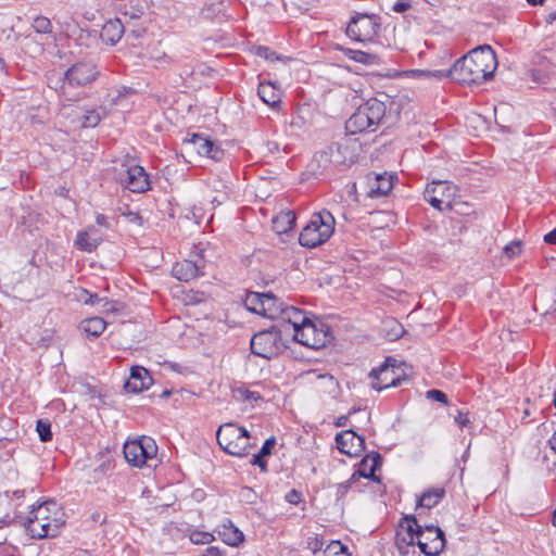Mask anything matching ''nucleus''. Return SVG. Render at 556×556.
<instances>
[{
    "mask_svg": "<svg viewBox=\"0 0 556 556\" xmlns=\"http://www.w3.org/2000/svg\"><path fill=\"white\" fill-rule=\"evenodd\" d=\"M400 112V102L387 93H378L356 109L345 122V129L352 135L376 131L379 126L396 123Z\"/></svg>",
    "mask_w": 556,
    "mask_h": 556,
    "instance_id": "obj_1",
    "label": "nucleus"
},
{
    "mask_svg": "<svg viewBox=\"0 0 556 556\" xmlns=\"http://www.w3.org/2000/svg\"><path fill=\"white\" fill-rule=\"evenodd\" d=\"M496 66L495 52L490 46L484 45L459 58L448 71L447 76L459 84H481L493 77Z\"/></svg>",
    "mask_w": 556,
    "mask_h": 556,
    "instance_id": "obj_2",
    "label": "nucleus"
},
{
    "mask_svg": "<svg viewBox=\"0 0 556 556\" xmlns=\"http://www.w3.org/2000/svg\"><path fill=\"white\" fill-rule=\"evenodd\" d=\"M65 523V514L61 506L49 500L29 511L26 529L34 539L54 538Z\"/></svg>",
    "mask_w": 556,
    "mask_h": 556,
    "instance_id": "obj_3",
    "label": "nucleus"
},
{
    "mask_svg": "<svg viewBox=\"0 0 556 556\" xmlns=\"http://www.w3.org/2000/svg\"><path fill=\"white\" fill-rule=\"evenodd\" d=\"M100 72L91 61H80L68 67L53 86V79H49V86L58 91L64 101H77L80 92L74 93L73 89H79L91 85L98 78Z\"/></svg>",
    "mask_w": 556,
    "mask_h": 556,
    "instance_id": "obj_4",
    "label": "nucleus"
},
{
    "mask_svg": "<svg viewBox=\"0 0 556 556\" xmlns=\"http://www.w3.org/2000/svg\"><path fill=\"white\" fill-rule=\"evenodd\" d=\"M361 152L362 143L358 139L343 137L316 153L315 159L324 169L329 167L343 169L354 164Z\"/></svg>",
    "mask_w": 556,
    "mask_h": 556,
    "instance_id": "obj_5",
    "label": "nucleus"
},
{
    "mask_svg": "<svg viewBox=\"0 0 556 556\" xmlns=\"http://www.w3.org/2000/svg\"><path fill=\"white\" fill-rule=\"evenodd\" d=\"M334 231V218L328 211L314 213L299 236L302 247L313 249L325 243Z\"/></svg>",
    "mask_w": 556,
    "mask_h": 556,
    "instance_id": "obj_6",
    "label": "nucleus"
},
{
    "mask_svg": "<svg viewBox=\"0 0 556 556\" xmlns=\"http://www.w3.org/2000/svg\"><path fill=\"white\" fill-rule=\"evenodd\" d=\"M216 438L223 451L232 456L244 457L252 447L249 431L235 422H227L219 426Z\"/></svg>",
    "mask_w": 556,
    "mask_h": 556,
    "instance_id": "obj_7",
    "label": "nucleus"
},
{
    "mask_svg": "<svg viewBox=\"0 0 556 556\" xmlns=\"http://www.w3.org/2000/svg\"><path fill=\"white\" fill-rule=\"evenodd\" d=\"M292 339L306 348L319 350L331 343L334 337L329 325L309 319L298 332L292 333Z\"/></svg>",
    "mask_w": 556,
    "mask_h": 556,
    "instance_id": "obj_8",
    "label": "nucleus"
},
{
    "mask_svg": "<svg viewBox=\"0 0 556 556\" xmlns=\"http://www.w3.org/2000/svg\"><path fill=\"white\" fill-rule=\"evenodd\" d=\"M380 17L376 14L356 13L351 17L346 35L356 41H371L380 31Z\"/></svg>",
    "mask_w": 556,
    "mask_h": 556,
    "instance_id": "obj_9",
    "label": "nucleus"
},
{
    "mask_svg": "<svg viewBox=\"0 0 556 556\" xmlns=\"http://www.w3.org/2000/svg\"><path fill=\"white\" fill-rule=\"evenodd\" d=\"M531 77L533 81L544 84L556 76V42L547 43L532 56Z\"/></svg>",
    "mask_w": 556,
    "mask_h": 556,
    "instance_id": "obj_10",
    "label": "nucleus"
},
{
    "mask_svg": "<svg viewBox=\"0 0 556 556\" xmlns=\"http://www.w3.org/2000/svg\"><path fill=\"white\" fill-rule=\"evenodd\" d=\"M157 453V446L150 437H142L138 440L127 441L124 444V456L127 463L135 467H141L148 459L153 458Z\"/></svg>",
    "mask_w": 556,
    "mask_h": 556,
    "instance_id": "obj_11",
    "label": "nucleus"
},
{
    "mask_svg": "<svg viewBox=\"0 0 556 556\" xmlns=\"http://www.w3.org/2000/svg\"><path fill=\"white\" fill-rule=\"evenodd\" d=\"M457 187L447 181H432L424 191V199L439 211L452 210V200Z\"/></svg>",
    "mask_w": 556,
    "mask_h": 556,
    "instance_id": "obj_12",
    "label": "nucleus"
},
{
    "mask_svg": "<svg viewBox=\"0 0 556 556\" xmlns=\"http://www.w3.org/2000/svg\"><path fill=\"white\" fill-rule=\"evenodd\" d=\"M395 362L394 358L387 357L381 365L371 369L369 378L371 379L370 386L372 389L381 391L401 384L405 377L397 374L400 367L395 366Z\"/></svg>",
    "mask_w": 556,
    "mask_h": 556,
    "instance_id": "obj_13",
    "label": "nucleus"
},
{
    "mask_svg": "<svg viewBox=\"0 0 556 556\" xmlns=\"http://www.w3.org/2000/svg\"><path fill=\"white\" fill-rule=\"evenodd\" d=\"M417 545L426 556H438L445 547L444 532L437 526L417 527Z\"/></svg>",
    "mask_w": 556,
    "mask_h": 556,
    "instance_id": "obj_14",
    "label": "nucleus"
},
{
    "mask_svg": "<svg viewBox=\"0 0 556 556\" xmlns=\"http://www.w3.org/2000/svg\"><path fill=\"white\" fill-rule=\"evenodd\" d=\"M278 339H282V329L274 325L270 329L255 333L252 337L250 344L251 351L254 355L270 358Z\"/></svg>",
    "mask_w": 556,
    "mask_h": 556,
    "instance_id": "obj_15",
    "label": "nucleus"
},
{
    "mask_svg": "<svg viewBox=\"0 0 556 556\" xmlns=\"http://www.w3.org/2000/svg\"><path fill=\"white\" fill-rule=\"evenodd\" d=\"M415 516L404 517L395 535V545L401 554H407L408 548L417 544L418 528Z\"/></svg>",
    "mask_w": 556,
    "mask_h": 556,
    "instance_id": "obj_16",
    "label": "nucleus"
},
{
    "mask_svg": "<svg viewBox=\"0 0 556 556\" xmlns=\"http://www.w3.org/2000/svg\"><path fill=\"white\" fill-rule=\"evenodd\" d=\"M338 450L351 457L358 456L365 450V439L353 430H345L336 435Z\"/></svg>",
    "mask_w": 556,
    "mask_h": 556,
    "instance_id": "obj_17",
    "label": "nucleus"
},
{
    "mask_svg": "<svg viewBox=\"0 0 556 556\" xmlns=\"http://www.w3.org/2000/svg\"><path fill=\"white\" fill-rule=\"evenodd\" d=\"M204 260L199 255L197 260H182L174 264L172 275L180 281L188 282L204 274Z\"/></svg>",
    "mask_w": 556,
    "mask_h": 556,
    "instance_id": "obj_18",
    "label": "nucleus"
},
{
    "mask_svg": "<svg viewBox=\"0 0 556 556\" xmlns=\"http://www.w3.org/2000/svg\"><path fill=\"white\" fill-rule=\"evenodd\" d=\"M185 142L192 146L199 155L207 156L219 161L224 155V151L202 134H191L186 138Z\"/></svg>",
    "mask_w": 556,
    "mask_h": 556,
    "instance_id": "obj_19",
    "label": "nucleus"
},
{
    "mask_svg": "<svg viewBox=\"0 0 556 556\" xmlns=\"http://www.w3.org/2000/svg\"><path fill=\"white\" fill-rule=\"evenodd\" d=\"M121 181L131 192L143 193L150 189V180L142 166L135 165L125 170V178Z\"/></svg>",
    "mask_w": 556,
    "mask_h": 556,
    "instance_id": "obj_20",
    "label": "nucleus"
},
{
    "mask_svg": "<svg viewBox=\"0 0 556 556\" xmlns=\"http://www.w3.org/2000/svg\"><path fill=\"white\" fill-rule=\"evenodd\" d=\"M309 319L311 318L304 311L289 304L288 307L285 308L279 324H276V326L282 329V334H287L290 330L292 333H295L298 329L302 328Z\"/></svg>",
    "mask_w": 556,
    "mask_h": 556,
    "instance_id": "obj_21",
    "label": "nucleus"
},
{
    "mask_svg": "<svg viewBox=\"0 0 556 556\" xmlns=\"http://www.w3.org/2000/svg\"><path fill=\"white\" fill-rule=\"evenodd\" d=\"M382 458L378 452H370L361 462L358 469L352 473L351 480L357 481L359 478H366L375 482H380V478L375 471L381 466Z\"/></svg>",
    "mask_w": 556,
    "mask_h": 556,
    "instance_id": "obj_22",
    "label": "nucleus"
},
{
    "mask_svg": "<svg viewBox=\"0 0 556 556\" xmlns=\"http://www.w3.org/2000/svg\"><path fill=\"white\" fill-rule=\"evenodd\" d=\"M152 383V377L144 367L134 366L130 369L129 379L125 383V389L129 392L138 393L149 389Z\"/></svg>",
    "mask_w": 556,
    "mask_h": 556,
    "instance_id": "obj_23",
    "label": "nucleus"
},
{
    "mask_svg": "<svg viewBox=\"0 0 556 556\" xmlns=\"http://www.w3.org/2000/svg\"><path fill=\"white\" fill-rule=\"evenodd\" d=\"M393 175L372 173L368 175L369 194L371 197L387 195L393 188Z\"/></svg>",
    "mask_w": 556,
    "mask_h": 556,
    "instance_id": "obj_24",
    "label": "nucleus"
},
{
    "mask_svg": "<svg viewBox=\"0 0 556 556\" xmlns=\"http://www.w3.org/2000/svg\"><path fill=\"white\" fill-rule=\"evenodd\" d=\"M126 31V26L121 18L109 20L101 29L100 37L103 42L114 46Z\"/></svg>",
    "mask_w": 556,
    "mask_h": 556,
    "instance_id": "obj_25",
    "label": "nucleus"
},
{
    "mask_svg": "<svg viewBox=\"0 0 556 556\" xmlns=\"http://www.w3.org/2000/svg\"><path fill=\"white\" fill-rule=\"evenodd\" d=\"M264 302L265 312L263 313V316L277 320V324H279L282 313H285V308H287L289 304L277 298L271 292L266 293Z\"/></svg>",
    "mask_w": 556,
    "mask_h": 556,
    "instance_id": "obj_26",
    "label": "nucleus"
},
{
    "mask_svg": "<svg viewBox=\"0 0 556 556\" xmlns=\"http://www.w3.org/2000/svg\"><path fill=\"white\" fill-rule=\"evenodd\" d=\"M218 535L229 546H238L243 542V533L228 520L218 527Z\"/></svg>",
    "mask_w": 556,
    "mask_h": 556,
    "instance_id": "obj_27",
    "label": "nucleus"
},
{
    "mask_svg": "<svg viewBox=\"0 0 556 556\" xmlns=\"http://www.w3.org/2000/svg\"><path fill=\"white\" fill-rule=\"evenodd\" d=\"M257 94L260 99L270 108H276L281 101L280 90L269 81L260 83Z\"/></svg>",
    "mask_w": 556,
    "mask_h": 556,
    "instance_id": "obj_28",
    "label": "nucleus"
},
{
    "mask_svg": "<svg viewBox=\"0 0 556 556\" xmlns=\"http://www.w3.org/2000/svg\"><path fill=\"white\" fill-rule=\"evenodd\" d=\"M445 495V489L441 486L426 490L417 501V507L430 509L438 505Z\"/></svg>",
    "mask_w": 556,
    "mask_h": 556,
    "instance_id": "obj_29",
    "label": "nucleus"
},
{
    "mask_svg": "<svg viewBox=\"0 0 556 556\" xmlns=\"http://www.w3.org/2000/svg\"><path fill=\"white\" fill-rule=\"evenodd\" d=\"M534 309L541 311L544 315L556 311V288L551 292L543 291L538 294L534 300Z\"/></svg>",
    "mask_w": 556,
    "mask_h": 556,
    "instance_id": "obj_30",
    "label": "nucleus"
},
{
    "mask_svg": "<svg viewBox=\"0 0 556 556\" xmlns=\"http://www.w3.org/2000/svg\"><path fill=\"white\" fill-rule=\"evenodd\" d=\"M106 328V323L101 317H91L84 319L80 325L79 329L91 337H99L102 334V332Z\"/></svg>",
    "mask_w": 556,
    "mask_h": 556,
    "instance_id": "obj_31",
    "label": "nucleus"
},
{
    "mask_svg": "<svg viewBox=\"0 0 556 556\" xmlns=\"http://www.w3.org/2000/svg\"><path fill=\"white\" fill-rule=\"evenodd\" d=\"M295 225V214L292 211L281 212L273 219V226L276 232L286 233Z\"/></svg>",
    "mask_w": 556,
    "mask_h": 556,
    "instance_id": "obj_32",
    "label": "nucleus"
},
{
    "mask_svg": "<svg viewBox=\"0 0 556 556\" xmlns=\"http://www.w3.org/2000/svg\"><path fill=\"white\" fill-rule=\"evenodd\" d=\"M119 13L129 20H139L144 14V5L141 0H129L121 5Z\"/></svg>",
    "mask_w": 556,
    "mask_h": 556,
    "instance_id": "obj_33",
    "label": "nucleus"
},
{
    "mask_svg": "<svg viewBox=\"0 0 556 556\" xmlns=\"http://www.w3.org/2000/svg\"><path fill=\"white\" fill-rule=\"evenodd\" d=\"M265 298H266V293L249 292L244 299V306L250 312H253L258 315H263V313L265 312V308H264Z\"/></svg>",
    "mask_w": 556,
    "mask_h": 556,
    "instance_id": "obj_34",
    "label": "nucleus"
},
{
    "mask_svg": "<svg viewBox=\"0 0 556 556\" xmlns=\"http://www.w3.org/2000/svg\"><path fill=\"white\" fill-rule=\"evenodd\" d=\"M98 240L91 239L87 231H79L77 233L75 240V245L77 249L85 252H92L98 247Z\"/></svg>",
    "mask_w": 556,
    "mask_h": 556,
    "instance_id": "obj_35",
    "label": "nucleus"
},
{
    "mask_svg": "<svg viewBox=\"0 0 556 556\" xmlns=\"http://www.w3.org/2000/svg\"><path fill=\"white\" fill-rule=\"evenodd\" d=\"M346 55L351 60L358 62V63H363V64H374V63H376V60H377V56L375 54L364 52L361 50L348 49Z\"/></svg>",
    "mask_w": 556,
    "mask_h": 556,
    "instance_id": "obj_36",
    "label": "nucleus"
},
{
    "mask_svg": "<svg viewBox=\"0 0 556 556\" xmlns=\"http://www.w3.org/2000/svg\"><path fill=\"white\" fill-rule=\"evenodd\" d=\"M102 118V114L99 110L92 109L87 110L81 117L83 127H96Z\"/></svg>",
    "mask_w": 556,
    "mask_h": 556,
    "instance_id": "obj_37",
    "label": "nucleus"
},
{
    "mask_svg": "<svg viewBox=\"0 0 556 556\" xmlns=\"http://www.w3.org/2000/svg\"><path fill=\"white\" fill-rule=\"evenodd\" d=\"M324 556H349V554L345 545L340 541H332L324 549Z\"/></svg>",
    "mask_w": 556,
    "mask_h": 556,
    "instance_id": "obj_38",
    "label": "nucleus"
},
{
    "mask_svg": "<svg viewBox=\"0 0 556 556\" xmlns=\"http://www.w3.org/2000/svg\"><path fill=\"white\" fill-rule=\"evenodd\" d=\"M233 392L238 399H240L244 402L252 403V402L263 401V397L258 392L251 391L244 387H239Z\"/></svg>",
    "mask_w": 556,
    "mask_h": 556,
    "instance_id": "obj_39",
    "label": "nucleus"
},
{
    "mask_svg": "<svg viewBox=\"0 0 556 556\" xmlns=\"http://www.w3.org/2000/svg\"><path fill=\"white\" fill-rule=\"evenodd\" d=\"M36 430L41 442H49L52 439L51 422L46 419L37 421Z\"/></svg>",
    "mask_w": 556,
    "mask_h": 556,
    "instance_id": "obj_40",
    "label": "nucleus"
},
{
    "mask_svg": "<svg viewBox=\"0 0 556 556\" xmlns=\"http://www.w3.org/2000/svg\"><path fill=\"white\" fill-rule=\"evenodd\" d=\"M31 26L38 34H50L52 31L51 21L46 16L35 17Z\"/></svg>",
    "mask_w": 556,
    "mask_h": 556,
    "instance_id": "obj_41",
    "label": "nucleus"
},
{
    "mask_svg": "<svg viewBox=\"0 0 556 556\" xmlns=\"http://www.w3.org/2000/svg\"><path fill=\"white\" fill-rule=\"evenodd\" d=\"M214 540V535L208 532L194 531L190 534V541L193 544H208Z\"/></svg>",
    "mask_w": 556,
    "mask_h": 556,
    "instance_id": "obj_42",
    "label": "nucleus"
},
{
    "mask_svg": "<svg viewBox=\"0 0 556 556\" xmlns=\"http://www.w3.org/2000/svg\"><path fill=\"white\" fill-rule=\"evenodd\" d=\"M256 54L267 61H270V62L280 60V56L277 55V53L275 51H273L270 48L265 47V46H258L256 48Z\"/></svg>",
    "mask_w": 556,
    "mask_h": 556,
    "instance_id": "obj_43",
    "label": "nucleus"
},
{
    "mask_svg": "<svg viewBox=\"0 0 556 556\" xmlns=\"http://www.w3.org/2000/svg\"><path fill=\"white\" fill-rule=\"evenodd\" d=\"M504 252L508 257H514L521 252V244L519 241H513L505 245Z\"/></svg>",
    "mask_w": 556,
    "mask_h": 556,
    "instance_id": "obj_44",
    "label": "nucleus"
},
{
    "mask_svg": "<svg viewBox=\"0 0 556 556\" xmlns=\"http://www.w3.org/2000/svg\"><path fill=\"white\" fill-rule=\"evenodd\" d=\"M427 397L430 400H434L437 402H441L443 404H447V396L441 390L432 389L427 392Z\"/></svg>",
    "mask_w": 556,
    "mask_h": 556,
    "instance_id": "obj_45",
    "label": "nucleus"
},
{
    "mask_svg": "<svg viewBox=\"0 0 556 556\" xmlns=\"http://www.w3.org/2000/svg\"><path fill=\"white\" fill-rule=\"evenodd\" d=\"M324 546V541L323 539L318 538V536H314V538H308L307 540V548L309 551H312L314 554L321 551Z\"/></svg>",
    "mask_w": 556,
    "mask_h": 556,
    "instance_id": "obj_46",
    "label": "nucleus"
},
{
    "mask_svg": "<svg viewBox=\"0 0 556 556\" xmlns=\"http://www.w3.org/2000/svg\"><path fill=\"white\" fill-rule=\"evenodd\" d=\"M240 497L249 504H254L257 495L251 488H243L240 492Z\"/></svg>",
    "mask_w": 556,
    "mask_h": 556,
    "instance_id": "obj_47",
    "label": "nucleus"
},
{
    "mask_svg": "<svg viewBox=\"0 0 556 556\" xmlns=\"http://www.w3.org/2000/svg\"><path fill=\"white\" fill-rule=\"evenodd\" d=\"M275 444H276V439H275V437H270V438H268V439L264 442V444H263V446L261 447V450H260L258 454H261V456H265V457H266V456H269V455L271 454V450L274 448Z\"/></svg>",
    "mask_w": 556,
    "mask_h": 556,
    "instance_id": "obj_48",
    "label": "nucleus"
},
{
    "mask_svg": "<svg viewBox=\"0 0 556 556\" xmlns=\"http://www.w3.org/2000/svg\"><path fill=\"white\" fill-rule=\"evenodd\" d=\"M354 482L355 481H352L350 478L348 481L339 483L337 485V500H341L348 493Z\"/></svg>",
    "mask_w": 556,
    "mask_h": 556,
    "instance_id": "obj_49",
    "label": "nucleus"
},
{
    "mask_svg": "<svg viewBox=\"0 0 556 556\" xmlns=\"http://www.w3.org/2000/svg\"><path fill=\"white\" fill-rule=\"evenodd\" d=\"M251 464L254 466H258L263 472L267 471V463L265 460V456H261V454L258 453L253 455Z\"/></svg>",
    "mask_w": 556,
    "mask_h": 556,
    "instance_id": "obj_50",
    "label": "nucleus"
},
{
    "mask_svg": "<svg viewBox=\"0 0 556 556\" xmlns=\"http://www.w3.org/2000/svg\"><path fill=\"white\" fill-rule=\"evenodd\" d=\"M454 419L462 428L466 427L470 422L468 413H464L462 410H457V415L454 417Z\"/></svg>",
    "mask_w": 556,
    "mask_h": 556,
    "instance_id": "obj_51",
    "label": "nucleus"
},
{
    "mask_svg": "<svg viewBox=\"0 0 556 556\" xmlns=\"http://www.w3.org/2000/svg\"><path fill=\"white\" fill-rule=\"evenodd\" d=\"M286 501L290 504H298L301 501V493L292 489L286 495Z\"/></svg>",
    "mask_w": 556,
    "mask_h": 556,
    "instance_id": "obj_52",
    "label": "nucleus"
},
{
    "mask_svg": "<svg viewBox=\"0 0 556 556\" xmlns=\"http://www.w3.org/2000/svg\"><path fill=\"white\" fill-rule=\"evenodd\" d=\"M0 556H17L16 551L9 544L0 543Z\"/></svg>",
    "mask_w": 556,
    "mask_h": 556,
    "instance_id": "obj_53",
    "label": "nucleus"
},
{
    "mask_svg": "<svg viewBox=\"0 0 556 556\" xmlns=\"http://www.w3.org/2000/svg\"><path fill=\"white\" fill-rule=\"evenodd\" d=\"M84 292L88 295V298L84 300L86 304L98 305L103 302V299L99 298L98 294H89L86 290H84Z\"/></svg>",
    "mask_w": 556,
    "mask_h": 556,
    "instance_id": "obj_54",
    "label": "nucleus"
},
{
    "mask_svg": "<svg viewBox=\"0 0 556 556\" xmlns=\"http://www.w3.org/2000/svg\"><path fill=\"white\" fill-rule=\"evenodd\" d=\"M409 8H410V3L409 2L397 1L396 3H394L392 9L396 13H403V12L407 11Z\"/></svg>",
    "mask_w": 556,
    "mask_h": 556,
    "instance_id": "obj_55",
    "label": "nucleus"
},
{
    "mask_svg": "<svg viewBox=\"0 0 556 556\" xmlns=\"http://www.w3.org/2000/svg\"><path fill=\"white\" fill-rule=\"evenodd\" d=\"M202 556H224V553L217 546H210L204 551Z\"/></svg>",
    "mask_w": 556,
    "mask_h": 556,
    "instance_id": "obj_56",
    "label": "nucleus"
},
{
    "mask_svg": "<svg viewBox=\"0 0 556 556\" xmlns=\"http://www.w3.org/2000/svg\"><path fill=\"white\" fill-rule=\"evenodd\" d=\"M544 241L548 244H556V228L544 236Z\"/></svg>",
    "mask_w": 556,
    "mask_h": 556,
    "instance_id": "obj_57",
    "label": "nucleus"
},
{
    "mask_svg": "<svg viewBox=\"0 0 556 556\" xmlns=\"http://www.w3.org/2000/svg\"><path fill=\"white\" fill-rule=\"evenodd\" d=\"M102 309L103 312H111V311H114V303L112 302H109L106 300L103 299V302H102Z\"/></svg>",
    "mask_w": 556,
    "mask_h": 556,
    "instance_id": "obj_58",
    "label": "nucleus"
},
{
    "mask_svg": "<svg viewBox=\"0 0 556 556\" xmlns=\"http://www.w3.org/2000/svg\"><path fill=\"white\" fill-rule=\"evenodd\" d=\"M128 217L131 222H138V223H141V216L139 215V213H136V212H129L128 213Z\"/></svg>",
    "mask_w": 556,
    "mask_h": 556,
    "instance_id": "obj_59",
    "label": "nucleus"
},
{
    "mask_svg": "<svg viewBox=\"0 0 556 556\" xmlns=\"http://www.w3.org/2000/svg\"><path fill=\"white\" fill-rule=\"evenodd\" d=\"M551 448L556 453V431L553 433L552 438L548 441Z\"/></svg>",
    "mask_w": 556,
    "mask_h": 556,
    "instance_id": "obj_60",
    "label": "nucleus"
},
{
    "mask_svg": "<svg viewBox=\"0 0 556 556\" xmlns=\"http://www.w3.org/2000/svg\"><path fill=\"white\" fill-rule=\"evenodd\" d=\"M144 31L143 28L140 29H132L129 31V35L134 36L135 38H138L141 36V34Z\"/></svg>",
    "mask_w": 556,
    "mask_h": 556,
    "instance_id": "obj_61",
    "label": "nucleus"
},
{
    "mask_svg": "<svg viewBox=\"0 0 556 556\" xmlns=\"http://www.w3.org/2000/svg\"><path fill=\"white\" fill-rule=\"evenodd\" d=\"M346 420H348V417H346V416H341V417H339V418H338V421H337V426H339V427H343V426H345Z\"/></svg>",
    "mask_w": 556,
    "mask_h": 556,
    "instance_id": "obj_62",
    "label": "nucleus"
},
{
    "mask_svg": "<svg viewBox=\"0 0 556 556\" xmlns=\"http://www.w3.org/2000/svg\"><path fill=\"white\" fill-rule=\"evenodd\" d=\"M24 493H25V491H24V490H15V491L13 492V496H14V497H16V498H21V497H23V496H24Z\"/></svg>",
    "mask_w": 556,
    "mask_h": 556,
    "instance_id": "obj_63",
    "label": "nucleus"
},
{
    "mask_svg": "<svg viewBox=\"0 0 556 556\" xmlns=\"http://www.w3.org/2000/svg\"><path fill=\"white\" fill-rule=\"evenodd\" d=\"M551 108L556 116V99L551 102Z\"/></svg>",
    "mask_w": 556,
    "mask_h": 556,
    "instance_id": "obj_64",
    "label": "nucleus"
}]
</instances>
